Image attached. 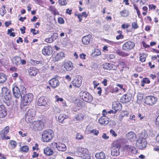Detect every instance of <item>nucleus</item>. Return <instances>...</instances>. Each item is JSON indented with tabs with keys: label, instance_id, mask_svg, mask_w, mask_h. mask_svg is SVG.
<instances>
[{
	"label": "nucleus",
	"instance_id": "bb28decb",
	"mask_svg": "<svg viewBox=\"0 0 159 159\" xmlns=\"http://www.w3.org/2000/svg\"><path fill=\"white\" fill-rule=\"evenodd\" d=\"M20 57L18 56L15 57L12 59V61L13 64L16 65L20 64Z\"/></svg>",
	"mask_w": 159,
	"mask_h": 159
},
{
	"label": "nucleus",
	"instance_id": "423d86ee",
	"mask_svg": "<svg viewBox=\"0 0 159 159\" xmlns=\"http://www.w3.org/2000/svg\"><path fill=\"white\" fill-rule=\"evenodd\" d=\"M135 46L134 42L128 41L125 43L122 46V49L126 51H129L133 49Z\"/></svg>",
	"mask_w": 159,
	"mask_h": 159
},
{
	"label": "nucleus",
	"instance_id": "e433bc0d",
	"mask_svg": "<svg viewBox=\"0 0 159 159\" xmlns=\"http://www.w3.org/2000/svg\"><path fill=\"white\" fill-rule=\"evenodd\" d=\"M6 11L5 10V6L4 5H3L2 7H1L0 9V13L2 16L6 14Z\"/></svg>",
	"mask_w": 159,
	"mask_h": 159
},
{
	"label": "nucleus",
	"instance_id": "13d9d810",
	"mask_svg": "<svg viewBox=\"0 0 159 159\" xmlns=\"http://www.w3.org/2000/svg\"><path fill=\"white\" fill-rule=\"evenodd\" d=\"M101 52L98 49H96L95 50L94 52L95 55L97 56H99L100 55Z\"/></svg>",
	"mask_w": 159,
	"mask_h": 159
},
{
	"label": "nucleus",
	"instance_id": "ddd939ff",
	"mask_svg": "<svg viewBox=\"0 0 159 159\" xmlns=\"http://www.w3.org/2000/svg\"><path fill=\"white\" fill-rule=\"evenodd\" d=\"M50 85L53 88H55L60 85V82L56 78L52 79L49 81Z\"/></svg>",
	"mask_w": 159,
	"mask_h": 159
},
{
	"label": "nucleus",
	"instance_id": "7ed1b4c3",
	"mask_svg": "<svg viewBox=\"0 0 159 159\" xmlns=\"http://www.w3.org/2000/svg\"><path fill=\"white\" fill-rule=\"evenodd\" d=\"M80 95L81 98L86 102H90L93 100L92 95L86 91H81L80 93Z\"/></svg>",
	"mask_w": 159,
	"mask_h": 159
},
{
	"label": "nucleus",
	"instance_id": "a18cd8bd",
	"mask_svg": "<svg viewBox=\"0 0 159 159\" xmlns=\"http://www.w3.org/2000/svg\"><path fill=\"white\" fill-rule=\"evenodd\" d=\"M84 138V136L82 134H80L79 133H77L76 139H77L81 140Z\"/></svg>",
	"mask_w": 159,
	"mask_h": 159
},
{
	"label": "nucleus",
	"instance_id": "09e8293b",
	"mask_svg": "<svg viewBox=\"0 0 159 159\" xmlns=\"http://www.w3.org/2000/svg\"><path fill=\"white\" fill-rule=\"evenodd\" d=\"M132 27L134 29H136L138 27L137 22H134L132 23Z\"/></svg>",
	"mask_w": 159,
	"mask_h": 159
},
{
	"label": "nucleus",
	"instance_id": "a211bd4d",
	"mask_svg": "<svg viewBox=\"0 0 159 159\" xmlns=\"http://www.w3.org/2000/svg\"><path fill=\"white\" fill-rule=\"evenodd\" d=\"M126 137L131 142L135 141L137 139L136 134L132 131L129 132L127 134Z\"/></svg>",
	"mask_w": 159,
	"mask_h": 159
},
{
	"label": "nucleus",
	"instance_id": "20e7f679",
	"mask_svg": "<svg viewBox=\"0 0 159 159\" xmlns=\"http://www.w3.org/2000/svg\"><path fill=\"white\" fill-rule=\"evenodd\" d=\"M157 101V98L152 96H147L143 101L145 103L150 106H152L155 104Z\"/></svg>",
	"mask_w": 159,
	"mask_h": 159
},
{
	"label": "nucleus",
	"instance_id": "f257e3e1",
	"mask_svg": "<svg viewBox=\"0 0 159 159\" xmlns=\"http://www.w3.org/2000/svg\"><path fill=\"white\" fill-rule=\"evenodd\" d=\"M20 89L22 91L21 98L22 103L24 106L29 105L33 99V95L31 93L26 94V89L23 85L20 86Z\"/></svg>",
	"mask_w": 159,
	"mask_h": 159
},
{
	"label": "nucleus",
	"instance_id": "ea45409f",
	"mask_svg": "<svg viewBox=\"0 0 159 159\" xmlns=\"http://www.w3.org/2000/svg\"><path fill=\"white\" fill-rule=\"evenodd\" d=\"M80 152L83 154H88V149L84 148H81V150Z\"/></svg>",
	"mask_w": 159,
	"mask_h": 159
},
{
	"label": "nucleus",
	"instance_id": "b1692460",
	"mask_svg": "<svg viewBox=\"0 0 159 159\" xmlns=\"http://www.w3.org/2000/svg\"><path fill=\"white\" fill-rule=\"evenodd\" d=\"M29 74L31 76H35L37 74L38 70L35 67H30L28 70Z\"/></svg>",
	"mask_w": 159,
	"mask_h": 159
},
{
	"label": "nucleus",
	"instance_id": "2eb2a0df",
	"mask_svg": "<svg viewBox=\"0 0 159 159\" xmlns=\"http://www.w3.org/2000/svg\"><path fill=\"white\" fill-rule=\"evenodd\" d=\"M120 148L117 146H114L111 148V154L113 156H117L120 154Z\"/></svg>",
	"mask_w": 159,
	"mask_h": 159
},
{
	"label": "nucleus",
	"instance_id": "603ef678",
	"mask_svg": "<svg viewBox=\"0 0 159 159\" xmlns=\"http://www.w3.org/2000/svg\"><path fill=\"white\" fill-rule=\"evenodd\" d=\"M110 133L112 134V136L115 137H116L117 135L116 133L115 132L113 129H111L110 130Z\"/></svg>",
	"mask_w": 159,
	"mask_h": 159
},
{
	"label": "nucleus",
	"instance_id": "1a4fd4ad",
	"mask_svg": "<svg viewBox=\"0 0 159 159\" xmlns=\"http://www.w3.org/2000/svg\"><path fill=\"white\" fill-rule=\"evenodd\" d=\"M52 144L54 146V147H55L59 151H64L66 150V146L64 143H53Z\"/></svg>",
	"mask_w": 159,
	"mask_h": 159
},
{
	"label": "nucleus",
	"instance_id": "69168bd1",
	"mask_svg": "<svg viewBox=\"0 0 159 159\" xmlns=\"http://www.w3.org/2000/svg\"><path fill=\"white\" fill-rule=\"evenodd\" d=\"M93 84L94 85V88H95L97 86L99 85V83H97L96 81H93Z\"/></svg>",
	"mask_w": 159,
	"mask_h": 159
},
{
	"label": "nucleus",
	"instance_id": "6e6552de",
	"mask_svg": "<svg viewBox=\"0 0 159 159\" xmlns=\"http://www.w3.org/2000/svg\"><path fill=\"white\" fill-rule=\"evenodd\" d=\"M35 115V111L32 109H29L26 114V119L32 120L34 119Z\"/></svg>",
	"mask_w": 159,
	"mask_h": 159
},
{
	"label": "nucleus",
	"instance_id": "37998d69",
	"mask_svg": "<svg viewBox=\"0 0 159 159\" xmlns=\"http://www.w3.org/2000/svg\"><path fill=\"white\" fill-rule=\"evenodd\" d=\"M20 149L23 152H26L28 151V147L26 146H23L20 148Z\"/></svg>",
	"mask_w": 159,
	"mask_h": 159
},
{
	"label": "nucleus",
	"instance_id": "a878e982",
	"mask_svg": "<svg viewBox=\"0 0 159 159\" xmlns=\"http://www.w3.org/2000/svg\"><path fill=\"white\" fill-rule=\"evenodd\" d=\"M65 57L64 53L62 52L58 53L55 57V61H58L59 60H61Z\"/></svg>",
	"mask_w": 159,
	"mask_h": 159
},
{
	"label": "nucleus",
	"instance_id": "864d4df0",
	"mask_svg": "<svg viewBox=\"0 0 159 159\" xmlns=\"http://www.w3.org/2000/svg\"><path fill=\"white\" fill-rule=\"evenodd\" d=\"M19 134L20 135H21L22 137H25L27 136L28 134L27 133H23L21 131L19 132Z\"/></svg>",
	"mask_w": 159,
	"mask_h": 159
},
{
	"label": "nucleus",
	"instance_id": "8fccbe9b",
	"mask_svg": "<svg viewBox=\"0 0 159 159\" xmlns=\"http://www.w3.org/2000/svg\"><path fill=\"white\" fill-rule=\"evenodd\" d=\"M91 133L94 134L95 135H97L99 133V131L96 129H93L90 131Z\"/></svg>",
	"mask_w": 159,
	"mask_h": 159
},
{
	"label": "nucleus",
	"instance_id": "c756f323",
	"mask_svg": "<svg viewBox=\"0 0 159 159\" xmlns=\"http://www.w3.org/2000/svg\"><path fill=\"white\" fill-rule=\"evenodd\" d=\"M66 115L64 114H61L58 117V120L60 122L64 123L65 122V120L67 118Z\"/></svg>",
	"mask_w": 159,
	"mask_h": 159
},
{
	"label": "nucleus",
	"instance_id": "774afa93",
	"mask_svg": "<svg viewBox=\"0 0 159 159\" xmlns=\"http://www.w3.org/2000/svg\"><path fill=\"white\" fill-rule=\"evenodd\" d=\"M97 89L98 90V93L100 95H101L102 93V90L101 88L100 87H98L97 88Z\"/></svg>",
	"mask_w": 159,
	"mask_h": 159
},
{
	"label": "nucleus",
	"instance_id": "393cba45",
	"mask_svg": "<svg viewBox=\"0 0 159 159\" xmlns=\"http://www.w3.org/2000/svg\"><path fill=\"white\" fill-rule=\"evenodd\" d=\"M64 67L67 71H70L73 68V64L71 61L66 62L64 64Z\"/></svg>",
	"mask_w": 159,
	"mask_h": 159
},
{
	"label": "nucleus",
	"instance_id": "0e129e2a",
	"mask_svg": "<svg viewBox=\"0 0 159 159\" xmlns=\"http://www.w3.org/2000/svg\"><path fill=\"white\" fill-rule=\"evenodd\" d=\"M149 8L151 9H155L156 8V6L153 4L149 5Z\"/></svg>",
	"mask_w": 159,
	"mask_h": 159
},
{
	"label": "nucleus",
	"instance_id": "f3484780",
	"mask_svg": "<svg viewBox=\"0 0 159 159\" xmlns=\"http://www.w3.org/2000/svg\"><path fill=\"white\" fill-rule=\"evenodd\" d=\"M112 108L115 110V113H116L117 111L120 110L122 109V105L118 101L114 102L112 104Z\"/></svg>",
	"mask_w": 159,
	"mask_h": 159
},
{
	"label": "nucleus",
	"instance_id": "3c124183",
	"mask_svg": "<svg viewBox=\"0 0 159 159\" xmlns=\"http://www.w3.org/2000/svg\"><path fill=\"white\" fill-rule=\"evenodd\" d=\"M58 22L59 23L61 24H63L64 22V19L61 17H59L58 19Z\"/></svg>",
	"mask_w": 159,
	"mask_h": 159
},
{
	"label": "nucleus",
	"instance_id": "9b49d317",
	"mask_svg": "<svg viewBox=\"0 0 159 159\" xmlns=\"http://www.w3.org/2000/svg\"><path fill=\"white\" fill-rule=\"evenodd\" d=\"M52 52V48L49 46H45L42 50V53L45 56L50 55Z\"/></svg>",
	"mask_w": 159,
	"mask_h": 159
},
{
	"label": "nucleus",
	"instance_id": "aec40b11",
	"mask_svg": "<svg viewBox=\"0 0 159 159\" xmlns=\"http://www.w3.org/2000/svg\"><path fill=\"white\" fill-rule=\"evenodd\" d=\"M109 118L105 116H102L99 120L98 122L102 125H107L109 123Z\"/></svg>",
	"mask_w": 159,
	"mask_h": 159
},
{
	"label": "nucleus",
	"instance_id": "79ce46f5",
	"mask_svg": "<svg viewBox=\"0 0 159 159\" xmlns=\"http://www.w3.org/2000/svg\"><path fill=\"white\" fill-rule=\"evenodd\" d=\"M58 37V34L57 33H53L52 35L51 36V38L54 41L56 40Z\"/></svg>",
	"mask_w": 159,
	"mask_h": 159
},
{
	"label": "nucleus",
	"instance_id": "f8f14e48",
	"mask_svg": "<svg viewBox=\"0 0 159 159\" xmlns=\"http://www.w3.org/2000/svg\"><path fill=\"white\" fill-rule=\"evenodd\" d=\"M132 95L128 93L123 95L120 99L121 102L123 103H126L129 102L131 100Z\"/></svg>",
	"mask_w": 159,
	"mask_h": 159
},
{
	"label": "nucleus",
	"instance_id": "2f4dec72",
	"mask_svg": "<svg viewBox=\"0 0 159 159\" xmlns=\"http://www.w3.org/2000/svg\"><path fill=\"white\" fill-rule=\"evenodd\" d=\"M7 79L6 75L3 73H0V83H3L6 81Z\"/></svg>",
	"mask_w": 159,
	"mask_h": 159
},
{
	"label": "nucleus",
	"instance_id": "bf43d9fd",
	"mask_svg": "<svg viewBox=\"0 0 159 159\" xmlns=\"http://www.w3.org/2000/svg\"><path fill=\"white\" fill-rule=\"evenodd\" d=\"M102 137L103 139H108L109 138V137L107 136V134L105 133L103 134Z\"/></svg>",
	"mask_w": 159,
	"mask_h": 159
},
{
	"label": "nucleus",
	"instance_id": "58836bf2",
	"mask_svg": "<svg viewBox=\"0 0 159 159\" xmlns=\"http://www.w3.org/2000/svg\"><path fill=\"white\" fill-rule=\"evenodd\" d=\"M146 55L144 54H143L141 55L140 56V60L142 62H143L146 60Z\"/></svg>",
	"mask_w": 159,
	"mask_h": 159
},
{
	"label": "nucleus",
	"instance_id": "c9c22d12",
	"mask_svg": "<svg viewBox=\"0 0 159 159\" xmlns=\"http://www.w3.org/2000/svg\"><path fill=\"white\" fill-rule=\"evenodd\" d=\"M127 116V112L126 111H122L121 112V114L119 116V119L120 121L123 119V117H124L125 116Z\"/></svg>",
	"mask_w": 159,
	"mask_h": 159
},
{
	"label": "nucleus",
	"instance_id": "4be33fe9",
	"mask_svg": "<svg viewBox=\"0 0 159 159\" xmlns=\"http://www.w3.org/2000/svg\"><path fill=\"white\" fill-rule=\"evenodd\" d=\"M43 126V123L41 121H38L34 124V128L35 129L39 131L42 129Z\"/></svg>",
	"mask_w": 159,
	"mask_h": 159
},
{
	"label": "nucleus",
	"instance_id": "c03bdc74",
	"mask_svg": "<svg viewBox=\"0 0 159 159\" xmlns=\"http://www.w3.org/2000/svg\"><path fill=\"white\" fill-rule=\"evenodd\" d=\"M75 118L76 120L79 121L83 119V117L80 114H79L78 115L76 116L75 117Z\"/></svg>",
	"mask_w": 159,
	"mask_h": 159
},
{
	"label": "nucleus",
	"instance_id": "5701e85b",
	"mask_svg": "<svg viewBox=\"0 0 159 159\" xmlns=\"http://www.w3.org/2000/svg\"><path fill=\"white\" fill-rule=\"evenodd\" d=\"M9 127L8 126L6 127L0 132V138L3 139L4 135H6L9 131Z\"/></svg>",
	"mask_w": 159,
	"mask_h": 159
},
{
	"label": "nucleus",
	"instance_id": "6ab92c4d",
	"mask_svg": "<svg viewBox=\"0 0 159 159\" xmlns=\"http://www.w3.org/2000/svg\"><path fill=\"white\" fill-rule=\"evenodd\" d=\"M92 39V35L89 34L87 36H84L82 38V42L84 44L88 45L90 43Z\"/></svg>",
	"mask_w": 159,
	"mask_h": 159
},
{
	"label": "nucleus",
	"instance_id": "4c0bfd02",
	"mask_svg": "<svg viewBox=\"0 0 159 159\" xmlns=\"http://www.w3.org/2000/svg\"><path fill=\"white\" fill-rule=\"evenodd\" d=\"M139 138L145 139L148 136L147 134L145 131H142L139 134Z\"/></svg>",
	"mask_w": 159,
	"mask_h": 159
},
{
	"label": "nucleus",
	"instance_id": "cd10ccee",
	"mask_svg": "<svg viewBox=\"0 0 159 159\" xmlns=\"http://www.w3.org/2000/svg\"><path fill=\"white\" fill-rule=\"evenodd\" d=\"M95 157L97 159H105L106 158L105 154L102 152L96 153Z\"/></svg>",
	"mask_w": 159,
	"mask_h": 159
},
{
	"label": "nucleus",
	"instance_id": "dca6fc26",
	"mask_svg": "<svg viewBox=\"0 0 159 159\" xmlns=\"http://www.w3.org/2000/svg\"><path fill=\"white\" fill-rule=\"evenodd\" d=\"M102 66L104 69L107 70H111L112 69L115 70L116 68L114 64L108 63H104L103 64Z\"/></svg>",
	"mask_w": 159,
	"mask_h": 159
},
{
	"label": "nucleus",
	"instance_id": "680f3d73",
	"mask_svg": "<svg viewBox=\"0 0 159 159\" xmlns=\"http://www.w3.org/2000/svg\"><path fill=\"white\" fill-rule=\"evenodd\" d=\"M124 35H122V34H119V35H117L116 37V39H122L124 38Z\"/></svg>",
	"mask_w": 159,
	"mask_h": 159
},
{
	"label": "nucleus",
	"instance_id": "7c9ffc66",
	"mask_svg": "<svg viewBox=\"0 0 159 159\" xmlns=\"http://www.w3.org/2000/svg\"><path fill=\"white\" fill-rule=\"evenodd\" d=\"M72 83L74 86L78 88L80 86L81 84V81L80 80L77 79L73 80Z\"/></svg>",
	"mask_w": 159,
	"mask_h": 159
},
{
	"label": "nucleus",
	"instance_id": "0eeeda50",
	"mask_svg": "<svg viewBox=\"0 0 159 159\" xmlns=\"http://www.w3.org/2000/svg\"><path fill=\"white\" fill-rule=\"evenodd\" d=\"M2 93L6 100H9L11 99L10 91L6 87L2 88Z\"/></svg>",
	"mask_w": 159,
	"mask_h": 159
},
{
	"label": "nucleus",
	"instance_id": "c85d7f7f",
	"mask_svg": "<svg viewBox=\"0 0 159 159\" xmlns=\"http://www.w3.org/2000/svg\"><path fill=\"white\" fill-rule=\"evenodd\" d=\"M44 153L46 155L50 156L53 153V151L50 148L47 147L44 148Z\"/></svg>",
	"mask_w": 159,
	"mask_h": 159
},
{
	"label": "nucleus",
	"instance_id": "473e14b6",
	"mask_svg": "<svg viewBox=\"0 0 159 159\" xmlns=\"http://www.w3.org/2000/svg\"><path fill=\"white\" fill-rule=\"evenodd\" d=\"M129 11L126 10L124 9L120 12L121 16L123 17H126L128 16L129 14Z\"/></svg>",
	"mask_w": 159,
	"mask_h": 159
},
{
	"label": "nucleus",
	"instance_id": "f704fd0d",
	"mask_svg": "<svg viewBox=\"0 0 159 159\" xmlns=\"http://www.w3.org/2000/svg\"><path fill=\"white\" fill-rule=\"evenodd\" d=\"M125 149L126 150L132 152L135 148L130 145H127L125 146Z\"/></svg>",
	"mask_w": 159,
	"mask_h": 159
},
{
	"label": "nucleus",
	"instance_id": "72a5a7b5",
	"mask_svg": "<svg viewBox=\"0 0 159 159\" xmlns=\"http://www.w3.org/2000/svg\"><path fill=\"white\" fill-rule=\"evenodd\" d=\"M49 10L53 13L54 15L58 14L59 12L54 6H51L49 7Z\"/></svg>",
	"mask_w": 159,
	"mask_h": 159
},
{
	"label": "nucleus",
	"instance_id": "9d476101",
	"mask_svg": "<svg viewBox=\"0 0 159 159\" xmlns=\"http://www.w3.org/2000/svg\"><path fill=\"white\" fill-rule=\"evenodd\" d=\"M12 92L13 95L17 98L21 97L22 91L16 86H14L12 89Z\"/></svg>",
	"mask_w": 159,
	"mask_h": 159
},
{
	"label": "nucleus",
	"instance_id": "4d7b16f0",
	"mask_svg": "<svg viewBox=\"0 0 159 159\" xmlns=\"http://www.w3.org/2000/svg\"><path fill=\"white\" fill-rule=\"evenodd\" d=\"M129 54L128 53L122 51L120 56H122V57H125L129 56Z\"/></svg>",
	"mask_w": 159,
	"mask_h": 159
},
{
	"label": "nucleus",
	"instance_id": "6e6d98bb",
	"mask_svg": "<svg viewBox=\"0 0 159 159\" xmlns=\"http://www.w3.org/2000/svg\"><path fill=\"white\" fill-rule=\"evenodd\" d=\"M45 41L46 42L49 43H51L53 41L51 37L45 39Z\"/></svg>",
	"mask_w": 159,
	"mask_h": 159
},
{
	"label": "nucleus",
	"instance_id": "e2e57ef3",
	"mask_svg": "<svg viewBox=\"0 0 159 159\" xmlns=\"http://www.w3.org/2000/svg\"><path fill=\"white\" fill-rule=\"evenodd\" d=\"M86 55L84 53H81L80 55V58L82 59H84L85 58Z\"/></svg>",
	"mask_w": 159,
	"mask_h": 159
},
{
	"label": "nucleus",
	"instance_id": "39448f33",
	"mask_svg": "<svg viewBox=\"0 0 159 159\" xmlns=\"http://www.w3.org/2000/svg\"><path fill=\"white\" fill-rule=\"evenodd\" d=\"M147 144V142L145 139L139 138L136 143V146L141 149L145 148Z\"/></svg>",
	"mask_w": 159,
	"mask_h": 159
},
{
	"label": "nucleus",
	"instance_id": "49530a36",
	"mask_svg": "<svg viewBox=\"0 0 159 159\" xmlns=\"http://www.w3.org/2000/svg\"><path fill=\"white\" fill-rule=\"evenodd\" d=\"M58 2L61 5H65L66 4V0H58Z\"/></svg>",
	"mask_w": 159,
	"mask_h": 159
},
{
	"label": "nucleus",
	"instance_id": "f03ea898",
	"mask_svg": "<svg viewBox=\"0 0 159 159\" xmlns=\"http://www.w3.org/2000/svg\"><path fill=\"white\" fill-rule=\"evenodd\" d=\"M54 135L53 131L51 129H48L43 132L42 134V138L44 142H48L52 139Z\"/></svg>",
	"mask_w": 159,
	"mask_h": 159
},
{
	"label": "nucleus",
	"instance_id": "4468645a",
	"mask_svg": "<svg viewBox=\"0 0 159 159\" xmlns=\"http://www.w3.org/2000/svg\"><path fill=\"white\" fill-rule=\"evenodd\" d=\"M7 115V110L4 106L0 105V118H5Z\"/></svg>",
	"mask_w": 159,
	"mask_h": 159
},
{
	"label": "nucleus",
	"instance_id": "5fc2aeb1",
	"mask_svg": "<svg viewBox=\"0 0 159 159\" xmlns=\"http://www.w3.org/2000/svg\"><path fill=\"white\" fill-rule=\"evenodd\" d=\"M143 82L145 83L149 84L150 83V80L147 78H143Z\"/></svg>",
	"mask_w": 159,
	"mask_h": 159
},
{
	"label": "nucleus",
	"instance_id": "a19ab883",
	"mask_svg": "<svg viewBox=\"0 0 159 159\" xmlns=\"http://www.w3.org/2000/svg\"><path fill=\"white\" fill-rule=\"evenodd\" d=\"M10 143L11 147L13 148H15L17 145L16 142L14 140L11 141Z\"/></svg>",
	"mask_w": 159,
	"mask_h": 159
},
{
	"label": "nucleus",
	"instance_id": "338daca9",
	"mask_svg": "<svg viewBox=\"0 0 159 159\" xmlns=\"http://www.w3.org/2000/svg\"><path fill=\"white\" fill-rule=\"evenodd\" d=\"M25 27L24 26H23L22 28L20 29V30L21 32V33L22 34H24L25 33Z\"/></svg>",
	"mask_w": 159,
	"mask_h": 159
},
{
	"label": "nucleus",
	"instance_id": "de8ad7c7",
	"mask_svg": "<svg viewBox=\"0 0 159 159\" xmlns=\"http://www.w3.org/2000/svg\"><path fill=\"white\" fill-rule=\"evenodd\" d=\"M30 32H32L34 35H36L38 34L39 31L38 30H37L36 31V30L34 29H30Z\"/></svg>",
	"mask_w": 159,
	"mask_h": 159
},
{
	"label": "nucleus",
	"instance_id": "412c9836",
	"mask_svg": "<svg viewBox=\"0 0 159 159\" xmlns=\"http://www.w3.org/2000/svg\"><path fill=\"white\" fill-rule=\"evenodd\" d=\"M37 104L39 106H46L47 105L46 98L44 97L39 98L38 100Z\"/></svg>",
	"mask_w": 159,
	"mask_h": 159
},
{
	"label": "nucleus",
	"instance_id": "052dcab7",
	"mask_svg": "<svg viewBox=\"0 0 159 159\" xmlns=\"http://www.w3.org/2000/svg\"><path fill=\"white\" fill-rule=\"evenodd\" d=\"M156 124L157 126L159 127V115L156 119Z\"/></svg>",
	"mask_w": 159,
	"mask_h": 159
}]
</instances>
